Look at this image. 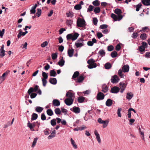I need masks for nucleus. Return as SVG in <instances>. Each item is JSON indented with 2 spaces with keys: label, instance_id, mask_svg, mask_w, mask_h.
<instances>
[{
  "label": "nucleus",
  "instance_id": "1",
  "mask_svg": "<svg viewBox=\"0 0 150 150\" xmlns=\"http://www.w3.org/2000/svg\"><path fill=\"white\" fill-rule=\"evenodd\" d=\"M86 22L84 19L78 18L76 21V25L77 27H84L86 25Z\"/></svg>",
  "mask_w": 150,
  "mask_h": 150
},
{
  "label": "nucleus",
  "instance_id": "2",
  "mask_svg": "<svg viewBox=\"0 0 150 150\" xmlns=\"http://www.w3.org/2000/svg\"><path fill=\"white\" fill-rule=\"evenodd\" d=\"M105 97V95L103 93L101 92H99L97 94L96 99L98 100H103Z\"/></svg>",
  "mask_w": 150,
  "mask_h": 150
},
{
  "label": "nucleus",
  "instance_id": "3",
  "mask_svg": "<svg viewBox=\"0 0 150 150\" xmlns=\"http://www.w3.org/2000/svg\"><path fill=\"white\" fill-rule=\"evenodd\" d=\"M119 85L120 86V92L121 93H122L126 87L127 84L123 82H120L119 83Z\"/></svg>",
  "mask_w": 150,
  "mask_h": 150
},
{
  "label": "nucleus",
  "instance_id": "4",
  "mask_svg": "<svg viewBox=\"0 0 150 150\" xmlns=\"http://www.w3.org/2000/svg\"><path fill=\"white\" fill-rule=\"evenodd\" d=\"M120 90V88L118 87L115 86L111 88L110 92L112 93H117Z\"/></svg>",
  "mask_w": 150,
  "mask_h": 150
},
{
  "label": "nucleus",
  "instance_id": "5",
  "mask_svg": "<svg viewBox=\"0 0 150 150\" xmlns=\"http://www.w3.org/2000/svg\"><path fill=\"white\" fill-rule=\"evenodd\" d=\"M73 101L72 99L70 98H66L64 101L65 103L68 106L71 105L73 103Z\"/></svg>",
  "mask_w": 150,
  "mask_h": 150
},
{
  "label": "nucleus",
  "instance_id": "6",
  "mask_svg": "<svg viewBox=\"0 0 150 150\" xmlns=\"http://www.w3.org/2000/svg\"><path fill=\"white\" fill-rule=\"evenodd\" d=\"M120 79L117 76L115 75L112 76L111 79V81L112 83H115L117 82Z\"/></svg>",
  "mask_w": 150,
  "mask_h": 150
},
{
  "label": "nucleus",
  "instance_id": "7",
  "mask_svg": "<svg viewBox=\"0 0 150 150\" xmlns=\"http://www.w3.org/2000/svg\"><path fill=\"white\" fill-rule=\"evenodd\" d=\"M70 110L75 113H79L81 111L80 108L79 107L76 106L73 107L72 108H71Z\"/></svg>",
  "mask_w": 150,
  "mask_h": 150
},
{
  "label": "nucleus",
  "instance_id": "8",
  "mask_svg": "<svg viewBox=\"0 0 150 150\" xmlns=\"http://www.w3.org/2000/svg\"><path fill=\"white\" fill-rule=\"evenodd\" d=\"M129 67L128 65L126 64L124 65L122 68V69L123 72H127L129 71Z\"/></svg>",
  "mask_w": 150,
  "mask_h": 150
},
{
  "label": "nucleus",
  "instance_id": "9",
  "mask_svg": "<svg viewBox=\"0 0 150 150\" xmlns=\"http://www.w3.org/2000/svg\"><path fill=\"white\" fill-rule=\"evenodd\" d=\"M84 79L83 75H81L78 77L76 79V83H80L83 82Z\"/></svg>",
  "mask_w": 150,
  "mask_h": 150
},
{
  "label": "nucleus",
  "instance_id": "10",
  "mask_svg": "<svg viewBox=\"0 0 150 150\" xmlns=\"http://www.w3.org/2000/svg\"><path fill=\"white\" fill-rule=\"evenodd\" d=\"M133 96V94L131 92L127 93L126 94V98L127 99L129 100L131 99Z\"/></svg>",
  "mask_w": 150,
  "mask_h": 150
},
{
  "label": "nucleus",
  "instance_id": "11",
  "mask_svg": "<svg viewBox=\"0 0 150 150\" xmlns=\"http://www.w3.org/2000/svg\"><path fill=\"white\" fill-rule=\"evenodd\" d=\"M96 42L97 41L96 39L94 38L92 39L91 41H89L88 42L87 45L88 46H91L93 45L94 43H96Z\"/></svg>",
  "mask_w": 150,
  "mask_h": 150
},
{
  "label": "nucleus",
  "instance_id": "12",
  "mask_svg": "<svg viewBox=\"0 0 150 150\" xmlns=\"http://www.w3.org/2000/svg\"><path fill=\"white\" fill-rule=\"evenodd\" d=\"M9 72V71H7L4 73L2 76H0V80L1 81V82H2L4 81L5 79V78H4L5 76L6 75H8Z\"/></svg>",
  "mask_w": 150,
  "mask_h": 150
},
{
  "label": "nucleus",
  "instance_id": "13",
  "mask_svg": "<svg viewBox=\"0 0 150 150\" xmlns=\"http://www.w3.org/2000/svg\"><path fill=\"white\" fill-rule=\"evenodd\" d=\"M56 133V131L54 130L51 133V134L49 135L48 137V139H50L55 136V134Z\"/></svg>",
  "mask_w": 150,
  "mask_h": 150
},
{
  "label": "nucleus",
  "instance_id": "14",
  "mask_svg": "<svg viewBox=\"0 0 150 150\" xmlns=\"http://www.w3.org/2000/svg\"><path fill=\"white\" fill-rule=\"evenodd\" d=\"M49 81L51 84L53 85H55L57 83V79L54 78H51L49 79Z\"/></svg>",
  "mask_w": 150,
  "mask_h": 150
},
{
  "label": "nucleus",
  "instance_id": "15",
  "mask_svg": "<svg viewBox=\"0 0 150 150\" xmlns=\"http://www.w3.org/2000/svg\"><path fill=\"white\" fill-rule=\"evenodd\" d=\"M37 6L38 5L37 4H36L34 6L32 7L31 9L30 10V14H34L35 13V9L37 7Z\"/></svg>",
  "mask_w": 150,
  "mask_h": 150
},
{
  "label": "nucleus",
  "instance_id": "16",
  "mask_svg": "<svg viewBox=\"0 0 150 150\" xmlns=\"http://www.w3.org/2000/svg\"><path fill=\"white\" fill-rule=\"evenodd\" d=\"M53 104L54 106H58L60 105V102L59 100L57 99H54L52 101Z\"/></svg>",
  "mask_w": 150,
  "mask_h": 150
},
{
  "label": "nucleus",
  "instance_id": "17",
  "mask_svg": "<svg viewBox=\"0 0 150 150\" xmlns=\"http://www.w3.org/2000/svg\"><path fill=\"white\" fill-rule=\"evenodd\" d=\"M112 104V100L110 99H107L105 103L106 105L108 107L110 106Z\"/></svg>",
  "mask_w": 150,
  "mask_h": 150
},
{
  "label": "nucleus",
  "instance_id": "18",
  "mask_svg": "<svg viewBox=\"0 0 150 150\" xmlns=\"http://www.w3.org/2000/svg\"><path fill=\"white\" fill-rule=\"evenodd\" d=\"M74 52V49H69L68 50L67 53L68 56L70 57H72L73 55Z\"/></svg>",
  "mask_w": 150,
  "mask_h": 150
},
{
  "label": "nucleus",
  "instance_id": "19",
  "mask_svg": "<svg viewBox=\"0 0 150 150\" xmlns=\"http://www.w3.org/2000/svg\"><path fill=\"white\" fill-rule=\"evenodd\" d=\"M27 126L30 128V130L33 131H34V130L33 129V128L35 126L34 124H33L32 123H30L29 121L27 123Z\"/></svg>",
  "mask_w": 150,
  "mask_h": 150
},
{
  "label": "nucleus",
  "instance_id": "20",
  "mask_svg": "<svg viewBox=\"0 0 150 150\" xmlns=\"http://www.w3.org/2000/svg\"><path fill=\"white\" fill-rule=\"evenodd\" d=\"M79 72L78 71L75 72L72 76V79L74 80H76V78H77L79 75Z\"/></svg>",
  "mask_w": 150,
  "mask_h": 150
},
{
  "label": "nucleus",
  "instance_id": "21",
  "mask_svg": "<svg viewBox=\"0 0 150 150\" xmlns=\"http://www.w3.org/2000/svg\"><path fill=\"white\" fill-rule=\"evenodd\" d=\"M142 2L144 5H150V0H142Z\"/></svg>",
  "mask_w": 150,
  "mask_h": 150
},
{
  "label": "nucleus",
  "instance_id": "22",
  "mask_svg": "<svg viewBox=\"0 0 150 150\" xmlns=\"http://www.w3.org/2000/svg\"><path fill=\"white\" fill-rule=\"evenodd\" d=\"M150 31V29L149 28L147 27H144L142 28V29L140 31L142 32H148Z\"/></svg>",
  "mask_w": 150,
  "mask_h": 150
},
{
  "label": "nucleus",
  "instance_id": "23",
  "mask_svg": "<svg viewBox=\"0 0 150 150\" xmlns=\"http://www.w3.org/2000/svg\"><path fill=\"white\" fill-rule=\"evenodd\" d=\"M79 34L77 33H75L73 35L72 34V40L74 41L76 40L79 36Z\"/></svg>",
  "mask_w": 150,
  "mask_h": 150
},
{
  "label": "nucleus",
  "instance_id": "24",
  "mask_svg": "<svg viewBox=\"0 0 150 150\" xmlns=\"http://www.w3.org/2000/svg\"><path fill=\"white\" fill-rule=\"evenodd\" d=\"M65 61L63 59V57H62V58L60 59L58 62V64L61 66H63L64 64Z\"/></svg>",
  "mask_w": 150,
  "mask_h": 150
},
{
  "label": "nucleus",
  "instance_id": "25",
  "mask_svg": "<svg viewBox=\"0 0 150 150\" xmlns=\"http://www.w3.org/2000/svg\"><path fill=\"white\" fill-rule=\"evenodd\" d=\"M83 42H77L75 43V45L77 48H78L82 47L83 45Z\"/></svg>",
  "mask_w": 150,
  "mask_h": 150
},
{
  "label": "nucleus",
  "instance_id": "26",
  "mask_svg": "<svg viewBox=\"0 0 150 150\" xmlns=\"http://www.w3.org/2000/svg\"><path fill=\"white\" fill-rule=\"evenodd\" d=\"M43 108L41 107L37 106L35 108V110L37 112L40 113L43 110Z\"/></svg>",
  "mask_w": 150,
  "mask_h": 150
},
{
  "label": "nucleus",
  "instance_id": "27",
  "mask_svg": "<svg viewBox=\"0 0 150 150\" xmlns=\"http://www.w3.org/2000/svg\"><path fill=\"white\" fill-rule=\"evenodd\" d=\"M98 54L100 55V56L101 57H103L105 56V52L104 50L102 49L100 50L99 51Z\"/></svg>",
  "mask_w": 150,
  "mask_h": 150
},
{
  "label": "nucleus",
  "instance_id": "28",
  "mask_svg": "<svg viewBox=\"0 0 150 150\" xmlns=\"http://www.w3.org/2000/svg\"><path fill=\"white\" fill-rule=\"evenodd\" d=\"M108 90V88L105 85H103L102 86V91L105 93L107 92Z\"/></svg>",
  "mask_w": 150,
  "mask_h": 150
},
{
  "label": "nucleus",
  "instance_id": "29",
  "mask_svg": "<svg viewBox=\"0 0 150 150\" xmlns=\"http://www.w3.org/2000/svg\"><path fill=\"white\" fill-rule=\"evenodd\" d=\"M50 76L55 77L56 76V72L54 69L50 70Z\"/></svg>",
  "mask_w": 150,
  "mask_h": 150
},
{
  "label": "nucleus",
  "instance_id": "30",
  "mask_svg": "<svg viewBox=\"0 0 150 150\" xmlns=\"http://www.w3.org/2000/svg\"><path fill=\"white\" fill-rule=\"evenodd\" d=\"M73 95V93L69 91L67 92L66 94V96L68 98H70V99H72V98Z\"/></svg>",
  "mask_w": 150,
  "mask_h": 150
},
{
  "label": "nucleus",
  "instance_id": "31",
  "mask_svg": "<svg viewBox=\"0 0 150 150\" xmlns=\"http://www.w3.org/2000/svg\"><path fill=\"white\" fill-rule=\"evenodd\" d=\"M85 97L83 96H79L78 98V101L79 103H82L84 100Z\"/></svg>",
  "mask_w": 150,
  "mask_h": 150
},
{
  "label": "nucleus",
  "instance_id": "32",
  "mask_svg": "<svg viewBox=\"0 0 150 150\" xmlns=\"http://www.w3.org/2000/svg\"><path fill=\"white\" fill-rule=\"evenodd\" d=\"M38 117V115L37 114L35 113H33L32 115V117L31 118V120H33L36 119Z\"/></svg>",
  "mask_w": 150,
  "mask_h": 150
},
{
  "label": "nucleus",
  "instance_id": "33",
  "mask_svg": "<svg viewBox=\"0 0 150 150\" xmlns=\"http://www.w3.org/2000/svg\"><path fill=\"white\" fill-rule=\"evenodd\" d=\"M47 114L50 116H51L53 115V112L51 109H48L47 110Z\"/></svg>",
  "mask_w": 150,
  "mask_h": 150
},
{
  "label": "nucleus",
  "instance_id": "34",
  "mask_svg": "<svg viewBox=\"0 0 150 150\" xmlns=\"http://www.w3.org/2000/svg\"><path fill=\"white\" fill-rule=\"evenodd\" d=\"M73 23L72 20H67L66 21V24L69 26H71Z\"/></svg>",
  "mask_w": 150,
  "mask_h": 150
},
{
  "label": "nucleus",
  "instance_id": "35",
  "mask_svg": "<svg viewBox=\"0 0 150 150\" xmlns=\"http://www.w3.org/2000/svg\"><path fill=\"white\" fill-rule=\"evenodd\" d=\"M95 6H97L100 5V1L98 0L94 1L92 3Z\"/></svg>",
  "mask_w": 150,
  "mask_h": 150
},
{
  "label": "nucleus",
  "instance_id": "36",
  "mask_svg": "<svg viewBox=\"0 0 150 150\" xmlns=\"http://www.w3.org/2000/svg\"><path fill=\"white\" fill-rule=\"evenodd\" d=\"M96 64L95 63L92 64H89V65L87 66V67L89 69H91L96 67Z\"/></svg>",
  "mask_w": 150,
  "mask_h": 150
},
{
  "label": "nucleus",
  "instance_id": "37",
  "mask_svg": "<svg viewBox=\"0 0 150 150\" xmlns=\"http://www.w3.org/2000/svg\"><path fill=\"white\" fill-rule=\"evenodd\" d=\"M71 144L72 146H73V147L75 149H76L77 148V145L76 144L75 142L74 141V140L72 138H71Z\"/></svg>",
  "mask_w": 150,
  "mask_h": 150
},
{
  "label": "nucleus",
  "instance_id": "38",
  "mask_svg": "<svg viewBox=\"0 0 150 150\" xmlns=\"http://www.w3.org/2000/svg\"><path fill=\"white\" fill-rule=\"evenodd\" d=\"M109 121L107 120L104 121L103 123V128H105L108 124Z\"/></svg>",
  "mask_w": 150,
  "mask_h": 150
},
{
  "label": "nucleus",
  "instance_id": "39",
  "mask_svg": "<svg viewBox=\"0 0 150 150\" xmlns=\"http://www.w3.org/2000/svg\"><path fill=\"white\" fill-rule=\"evenodd\" d=\"M114 13L117 15H119L121 14L122 13V11L120 9L116 8L115 10Z\"/></svg>",
  "mask_w": 150,
  "mask_h": 150
},
{
  "label": "nucleus",
  "instance_id": "40",
  "mask_svg": "<svg viewBox=\"0 0 150 150\" xmlns=\"http://www.w3.org/2000/svg\"><path fill=\"white\" fill-rule=\"evenodd\" d=\"M111 67V64L109 62L106 63L105 65V67L106 69H109Z\"/></svg>",
  "mask_w": 150,
  "mask_h": 150
},
{
  "label": "nucleus",
  "instance_id": "41",
  "mask_svg": "<svg viewBox=\"0 0 150 150\" xmlns=\"http://www.w3.org/2000/svg\"><path fill=\"white\" fill-rule=\"evenodd\" d=\"M117 55V52L115 51H114L111 53V56L112 58H115L116 57Z\"/></svg>",
  "mask_w": 150,
  "mask_h": 150
},
{
  "label": "nucleus",
  "instance_id": "42",
  "mask_svg": "<svg viewBox=\"0 0 150 150\" xmlns=\"http://www.w3.org/2000/svg\"><path fill=\"white\" fill-rule=\"evenodd\" d=\"M42 76L43 77V78L42 79H47L48 78V75L45 72H42Z\"/></svg>",
  "mask_w": 150,
  "mask_h": 150
},
{
  "label": "nucleus",
  "instance_id": "43",
  "mask_svg": "<svg viewBox=\"0 0 150 150\" xmlns=\"http://www.w3.org/2000/svg\"><path fill=\"white\" fill-rule=\"evenodd\" d=\"M111 17L115 21H116L117 20V16L116 15L112 13L111 14Z\"/></svg>",
  "mask_w": 150,
  "mask_h": 150
},
{
  "label": "nucleus",
  "instance_id": "44",
  "mask_svg": "<svg viewBox=\"0 0 150 150\" xmlns=\"http://www.w3.org/2000/svg\"><path fill=\"white\" fill-rule=\"evenodd\" d=\"M41 14V10L40 8L37 9V11L36 12V16L38 17H40Z\"/></svg>",
  "mask_w": 150,
  "mask_h": 150
},
{
  "label": "nucleus",
  "instance_id": "45",
  "mask_svg": "<svg viewBox=\"0 0 150 150\" xmlns=\"http://www.w3.org/2000/svg\"><path fill=\"white\" fill-rule=\"evenodd\" d=\"M50 123L52 126H54L56 124V119H53L51 120L50 121Z\"/></svg>",
  "mask_w": 150,
  "mask_h": 150
},
{
  "label": "nucleus",
  "instance_id": "46",
  "mask_svg": "<svg viewBox=\"0 0 150 150\" xmlns=\"http://www.w3.org/2000/svg\"><path fill=\"white\" fill-rule=\"evenodd\" d=\"M142 6V5L141 3H139L138 4H137L136 6V11H139L140 8Z\"/></svg>",
  "mask_w": 150,
  "mask_h": 150
},
{
  "label": "nucleus",
  "instance_id": "47",
  "mask_svg": "<svg viewBox=\"0 0 150 150\" xmlns=\"http://www.w3.org/2000/svg\"><path fill=\"white\" fill-rule=\"evenodd\" d=\"M54 112L57 115H59L61 113V111L60 109L59 108H56L54 110Z\"/></svg>",
  "mask_w": 150,
  "mask_h": 150
},
{
  "label": "nucleus",
  "instance_id": "48",
  "mask_svg": "<svg viewBox=\"0 0 150 150\" xmlns=\"http://www.w3.org/2000/svg\"><path fill=\"white\" fill-rule=\"evenodd\" d=\"M66 15L68 17H72L74 16L73 13L69 11L66 13Z\"/></svg>",
  "mask_w": 150,
  "mask_h": 150
},
{
  "label": "nucleus",
  "instance_id": "49",
  "mask_svg": "<svg viewBox=\"0 0 150 150\" xmlns=\"http://www.w3.org/2000/svg\"><path fill=\"white\" fill-rule=\"evenodd\" d=\"M95 60L93 59H91L88 60L87 62L89 64H90L95 63Z\"/></svg>",
  "mask_w": 150,
  "mask_h": 150
},
{
  "label": "nucleus",
  "instance_id": "50",
  "mask_svg": "<svg viewBox=\"0 0 150 150\" xmlns=\"http://www.w3.org/2000/svg\"><path fill=\"white\" fill-rule=\"evenodd\" d=\"M38 139L37 137H36L34 139L32 144L31 146L33 148L35 146V145L36 144L38 140Z\"/></svg>",
  "mask_w": 150,
  "mask_h": 150
},
{
  "label": "nucleus",
  "instance_id": "51",
  "mask_svg": "<svg viewBox=\"0 0 150 150\" xmlns=\"http://www.w3.org/2000/svg\"><path fill=\"white\" fill-rule=\"evenodd\" d=\"M100 9L99 7H96L94 9V12L95 13H98L100 12Z\"/></svg>",
  "mask_w": 150,
  "mask_h": 150
},
{
  "label": "nucleus",
  "instance_id": "52",
  "mask_svg": "<svg viewBox=\"0 0 150 150\" xmlns=\"http://www.w3.org/2000/svg\"><path fill=\"white\" fill-rule=\"evenodd\" d=\"M123 71L122 69H120L118 71V74L121 77V78H123L124 77L123 74H122Z\"/></svg>",
  "mask_w": 150,
  "mask_h": 150
},
{
  "label": "nucleus",
  "instance_id": "53",
  "mask_svg": "<svg viewBox=\"0 0 150 150\" xmlns=\"http://www.w3.org/2000/svg\"><path fill=\"white\" fill-rule=\"evenodd\" d=\"M93 22L94 25H97L98 22V20L97 18L96 17L93 18Z\"/></svg>",
  "mask_w": 150,
  "mask_h": 150
},
{
  "label": "nucleus",
  "instance_id": "54",
  "mask_svg": "<svg viewBox=\"0 0 150 150\" xmlns=\"http://www.w3.org/2000/svg\"><path fill=\"white\" fill-rule=\"evenodd\" d=\"M81 8V6L79 4L76 5L74 7V9L77 10H80Z\"/></svg>",
  "mask_w": 150,
  "mask_h": 150
},
{
  "label": "nucleus",
  "instance_id": "55",
  "mask_svg": "<svg viewBox=\"0 0 150 150\" xmlns=\"http://www.w3.org/2000/svg\"><path fill=\"white\" fill-rule=\"evenodd\" d=\"M146 35L145 33H142L140 36V38L143 40L146 39Z\"/></svg>",
  "mask_w": 150,
  "mask_h": 150
},
{
  "label": "nucleus",
  "instance_id": "56",
  "mask_svg": "<svg viewBox=\"0 0 150 150\" xmlns=\"http://www.w3.org/2000/svg\"><path fill=\"white\" fill-rule=\"evenodd\" d=\"M5 50H0V57L1 58L3 57L5 55Z\"/></svg>",
  "mask_w": 150,
  "mask_h": 150
},
{
  "label": "nucleus",
  "instance_id": "57",
  "mask_svg": "<svg viewBox=\"0 0 150 150\" xmlns=\"http://www.w3.org/2000/svg\"><path fill=\"white\" fill-rule=\"evenodd\" d=\"M48 45V42L47 41H45L42 43L41 45V46L43 48L45 47Z\"/></svg>",
  "mask_w": 150,
  "mask_h": 150
},
{
  "label": "nucleus",
  "instance_id": "58",
  "mask_svg": "<svg viewBox=\"0 0 150 150\" xmlns=\"http://www.w3.org/2000/svg\"><path fill=\"white\" fill-rule=\"evenodd\" d=\"M57 54L56 53H53L51 55L52 58L54 60L57 58Z\"/></svg>",
  "mask_w": 150,
  "mask_h": 150
},
{
  "label": "nucleus",
  "instance_id": "59",
  "mask_svg": "<svg viewBox=\"0 0 150 150\" xmlns=\"http://www.w3.org/2000/svg\"><path fill=\"white\" fill-rule=\"evenodd\" d=\"M5 33V29H3L1 31L0 30V36L1 38H2Z\"/></svg>",
  "mask_w": 150,
  "mask_h": 150
},
{
  "label": "nucleus",
  "instance_id": "60",
  "mask_svg": "<svg viewBox=\"0 0 150 150\" xmlns=\"http://www.w3.org/2000/svg\"><path fill=\"white\" fill-rule=\"evenodd\" d=\"M122 109L121 108H119L117 109V114L118 115V116L119 117H121V114L120 113L121 111L122 110Z\"/></svg>",
  "mask_w": 150,
  "mask_h": 150
},
{
  "label": "nucleus",
  "instance_id": "61",
  "mask_svg": "<svg viewBox=\"0 0 150 150\" xmlns=\"http://www.w3.org/2000/svg\"><path fill=\"white\" fill-rule=\"evenodd\" d=\"M98 38V39H100L102 37L103 35L102 34V33L100 32H98L96 34Z\"/></svg>",
  "mask_w": 150,
  "mask_h": 150
},
{
  "label": "nucleus",
  "instance_id": "62",
  "mask_svg": "<svg viewBox=\"0 0 150 150\" xmlns=\"http://www.w3.org/2000/svg\"><path fill=\"white\" fill-rule=\"evenodd\" d=\"M94 7V6L91 5H89L88 9L87 11L89 12H91L93 10V8Z\"/></svg>",
  "mask_w": 150,
  "mask_h": 150
},
{
  "label": "nucleus",
  "instance_id": "63",
  "mask_svg": "<svg viewBox=\"0 0 150 150\" xmlns=\"http://www.w3.org/2000/svg\"><path fill=\"white\" fill-rule=\"evenodd\" d=\"M108 27V25L106 24H103L100 26V28L101 29H107Z\"/></svg>",
  "mask_w": 150,
  "mask_h": 150
},
{
  "label": "nucleus",
  "instance_id": "64",
  "mask_svg": "<svg viewBox=\"0 0 150 150\" xmlns=\"http://www.w3.org/2000/svg\"><path fill=\"white\" fill-rule=\"evenodd\" d=\"M145 56L147 58H150V52H146L145 54Z\"/></svg>",
  "mask_w": 150,
  "mask_h": 150
}]
</instances>
